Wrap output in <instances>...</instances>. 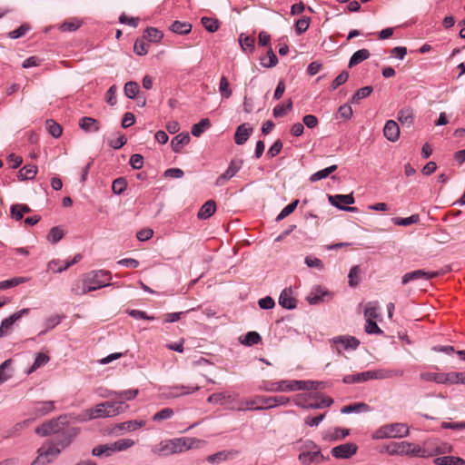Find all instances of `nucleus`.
I'll list each match as a JSON object with an SVG mask.
<instances>
[{"instance_id":"obj_1","label":"nucleus","mask_w":465,"mask_h":465,"mask_svg":"<svg viewBox=\"0 0 465 465\" xmlns=\"http://www.w3.org/2000/svg\"><path fill=\"white\" fill-rule=\"evenodd\" d=\"M203 440L195 438H176L162 440L152 446V451L159 456H169L181 453L191 449H197L202 446Z\"/></svg>"},{"instance_id":"obj_2","label":"nucleus","mask_w":465,"mask_h":465,"mask_svg":"<svg viewBox=\"0 0 465 465\" xmlns=\"http://www.w3.org/2000/svg\"><path fill=\"white\" fill-rule=\"evenodd\" d=\"M290 399L285 396H275V397H266L257 395L252 399L246 400L242 402L244 406H234L232 405L229 407L230 410H236L238 411H262L272 409L277 406L286 405L289 403Z\"/></svg>"},{"instance_id":"obj_3","label":"nucleus","mask_w":465,"mask_h":465,"mask_svg":"<svg viewBox=\"0 0 465 465\" xmlns=\"http://www.w3.org/2000/svg\"><path fill=\"white\" fill-rule=\"evenodd\" d=\"M381 452H387L390 455H409L412 457L427 458L433 455L429 450L420 448L419 445L408 442H391L384 446Z\"/></svg>"},{"instance_id":"obj_4","label":"nucleus","mask_w":465,"mask_h":465,"mask_svg":"<svg viewBox=\"0 0 465 465\" xmlns=\"http://www.w3.org/2000/svg\"><path fill=\"white\" fill-rule=\"evenodd\" d=\"M409 434V428L404 423H391L379 428L372 435L374 440L387 438H402Z\"/></svg>"},{"instance_id":"obj_5","label":"nucleus","mask_w":465,"mask_h":465,"mask_svg":"<svg viewBox=\"0 0 465 465\" xmlns=\"http://www.w3.org/2000/svg\"><path fill=\"white\" fill-rule=\"evenodd\" d=\"M84 277L89 287H94L92 292L110 285L109 281L111 279V273L108 271H92L85 273Z\"/></svg>"},{"instance_id":"obj_6","label":"nucleus","mask_w":465,"mask_h":465,"mask_svg":"<svg viewBox=\"0 0 465 465\" xmlns=\"http://www.w3.org/2000/svg\"><path fill=\"white\" fill-rule=\"evenodd\" d=\"M61 452V449L56 445L48 448L41 447L37 450V457L31 465H47L51 463Z\"/></svg>"},{"instance_id":"obj_7","label":"nucleus","mask_w":465,"mask_h":465,"mask_svg":"<svg viewBox=\"0 0 465 465\" xmlns=\"http://www.w3.org/2000/svg\"><path fill=\"white\" fill-rule=\"evenodd\" d=\"M328 200L331 205L335 206L336 208H338L340 210L347 211V212H353V213L357 212L356 207L345 206V204L350 205V204L354 203L355 200H354L352 193L329 195Z\"/></svg>"},{"instance_id":"obj_8","label":"nucleus","mask_w":465,"mask_h":465,"mask_svg":"<svg viewBox=\"0 0 465 465\" xmlns=\"http://www.w3.org/2000/svg\"><path fill=\"white\" fill-rule=\"evenodd\" d=\"M29 313V309H22L18 312H15L9 317L4 319L0 325V338L8 335L13 328V325L15 322L20 320L24 315Z\"/></svg>"},{"instance_id":"obj_9","label":"nucleus","mask_w":465,"mask_h":465,"mask_svg":"<svg viewBox=\"0 0 465 465\" xmlns=\"http://www.w3.org/2000/svg\"><path fill=\"white\" fill-rule=\"evenodd\" d=\"M242 163V159L232 160L226 171L216 179L215 185L219 187L223 186L228 180L232 178L240 171Z\"/></svg>"},{"instance_id":"obj_10","label":"nucleus","mask_w":465,"mask_h":465,"mask_svg":"<svg viewBox=\"0 0 465 465\" xmlns=\"http://www.w3.org/2000/svg\"><path fill=\"white\" fill-rule=\"evenodd\" d=\"M77 428L66 426L60 433L57 434L55 445L61 450L68 447L73 441L74 438L78 434Z\"/></svg>"},{"instance_id":"obj_11","label":"nucleus","mask_w":465,"mask_h":465,"mask_svg":"<svg viewBox=\"0 0 465 465\" xmlns=\"http://www.w3.org/2000/svg\"><path fill=\"white\" fill-rule=\"evenodd\" d=\"M358 450V446L353 442H346L331 449V454L336 459H350Z\"/></svg>"},{"instance_id":"obj_12","label":"nucleus","mask_w":465,"mask_h":465,"mask_svg":"<svg viewBox=\"0 0 465 465\" xmlns=\"http://www.w3.org/2000/svg\"><path fill=\"white\" fill-rule=\"evenodd\" d=\"M403 374L402 370L381 368L371 370L369 377H371V380H387L401 377Z\"/></svg>"},{"instance_id":"obj_13","label":"nucleus","mask_w":465,"mask_h":465,"mask_svg":"<svg viewBox=\"0 0 465 465\" xmlns=\"http://www.w3.org/2000/svg\"><path fill=\"white\" fill-rule=\"evenodd\" d=\"M439 274L440 273L438 272H425L423 270H416L405 273L401 278V283L405 285L415 280H430L439 276Z\"/></svg>"},{"instance_id":"obj_14","label":"nucleus","mask_w":465,"mask_h":465,"mask_svg":"<svg viewBox=\"0 0 465 465\" xmlns=\"http://www.w3.org/2000/svg\"><path fill=\"white\" fill-rule=\"evenodd\" d=\"M260 389L268 392L292 391V381H265Z\"/></svg>"},{"instance_id":"obj_15","label":"nucleus","mask_w":465,"mask_h":465,"mask_svg":"<svg viewBox=\"0 0 465 465\" xmlns=\"http://www.w3.org/2000/svg\"><path fill=\"white\" fill-rule=\"evenodd\" d=\"M331 341L336 345L338 351H341L339 345L344 350H355L360 345V341L353 336H337L332 338Z\"/></svg>"},{"instance_id":"obj_16","label":"nucleus","mask_w":465,"mask_h":465,"mask_svg":"<svg viewBox=\"0 0 465 465\" xmlns=\"http://www.w3.org/2000/svg\"><path fill=\"white\" fill-rule=\"evenodd\" d=\"M253 128L248 123L240 124L234 134V142L238 145H242L247 142L252 134Z\"/></svg>"},{"instance_id":"obj_17","label":"nucleus","mask_w":465,"mask_h":465,"mask_svg":"<svg viewBox=\"0 0 465 465\" xmlns=\"http://www.w3.org/2000/svg\"><path fill=\"white\" fill-rule=\"evenodd\" d=\"M200 389L199 386H184V385H175L170 387L168 391L165 393L167 398H176L183 395H187L197 391Z\"/></svg>"},{"instance_id":"obj_18","label":"nucleus","mask_w":465,"mask_h":465,"mask_svg":"<svg viewBox=\"0 0 465 465\" xmlns=\"http://www.w3.org/2000/svg\"><path fill=\"white\" fill-rule=\"evenodd\" d=\"M383 134L390 142H396L400 138V127L394 120L386 122L383 128Z\"/></svg>"},{"instance_id":"obj_19","label":"nucleus","mask_w":465,"mask_h":465,"mask_svg":"<svg viewBox=\"0 0 465 465\" xmlns=\"http://www.w3.org/2000/svg\"><path fill=\"white\" fill-rule=\"evenodd\" d=\"M103 403L108 417H114L117 414L123 413L125 409L128 408L127 405H124L123 401H109Z\"/></svg>"},{"instance_id":"obj_20","label":"nucleus","mask_w":465,"mask_h":465,"mask_svg":"<svg viewBox=\"0 0 465 465\" xmlns=\"http://www.w3.org/2000/svg\"><path fill=\"white\" fill-rule=\"evenodd\" d=\"M279 304L287 310L295 309L297 306V301L292 296V292L291 289H284L279 297Z\"/></svg>"},{"instance_id":"obj_21","label":"nucleus","mask_w":465,"mask_h":465,"mask_svg":"<svg viewBox=\"0 0 465 465\" xmlns=\"http://www.w3.org/2000/svg\"><path fill=\"white\" fill-rule=\"evenodd\" d=\"M79 127L85 133H96L100 130V123L89 116H84L79 120Z\"/></svg>"},{"instance_id":"obj_22","label":"nucleus","mask_w":465,"mask_h":465,"mask_svg":"<svg viewBox=\"0 0 465 465\" xmlns=\"http://www.w3.org/2000/svg\"><path fill=\"white\" fill-rule=\"evenodd\" d=\"M236 394L226 393V392H218L213 393L207 399V401L210 403L221 404L223 405L226 402L233 403Z\"/></svg>"},{"instance_id":"obj_23","label":"nucleus","mask_w":465,"mask_h":465,"mask_svg":"<svg viewBox=\"0 0 465 465\" xmlns=\"http://www.w3.org/2000/svg\"><path fill=\"white\" fill-rule=\"evenodd\" d=\"M93 288L94 287H91V288L89 287L87 281L84 274L81 279H78L74 282V283L72 284L71 292L74 295L81 296L89 292H92Z\"/></svg>"},{"instance_id":"obj_24","label":"nucleus","mask_w":465,"mask_h":465,"mask_svg":"<svg viewBox=\"0 0 465 465\" xmlns=\"http://www.w3.org/2000/svg\"><path fill=\"white\" fill-rule=\"evenodd\" d=\"M106 417H108V415L107 412H105V408L103 402L95 405L94 408L87 409L84 413V420H93Z\"/></svg>"},{"instance_id":"obj_25","label":"nucleus","mask_w":465,"mask_h":465,"mask_svg":"<svg viewBox=\"0 0 465 465\" xmlns=\"http://www.w3.org/2000/svg\"><path fill=\"white\" fill-rule=\"evenodd\" d=\"M322 382L314 381H292V391H316Z\"/></svg>"},{"instance_id":"obj_26","label":"nucleus","mask_w":465,"mask_h":465,"mask_svg":"<svg viewBox=\"0 0 465 465\" xmlns=\"http://www.w3.org/2000/svg\"><path fill=\"white\" fill-rule=\"evenodd\" d=\"M191 137L188 133H182L174 136L171 142L172 149L174 153H180L182 148L188 144Z\"/></svg>"},{"instance_id":"obj_27","label":"nucleus","mask_w":465,"mask_h":465,"mask_svg":"<svg viewBox=\"0 0 465 465\" xmlns=\"http://www.w3.org/2000/svg\"><path fill=\"white\" fill-rule=\"evenodd\" d=\"M324 296H329V292L322 290L320 286H316L312 288L306 300L310 304H318L324 301Z\"/></svg>"},{"instance_id":"obj_28","label":"nucleus","mask_w":465,"mask_h":465,"mask_svg":"<svg viewBox=\"0 0 465 465\" xmlns=\"http://www.w3.org/2000/svg\"><path fill=\"white\" fill-rule=\"evenodd\" d=\"M54 401H39L36 403L33 410V414L36 417H41L48 414L52 411H54Z\"/></svg>"},{"instance_id":"obj_29","label":"nucleus","mask_w":465,"mask_h":465,"mask_svg":"<svg viewBox=\"0 0 465 465\" xmlns=\"http://www.w3.org/2000/svg\"><path fill=\"white\" fill-rule=\"evenodd\" d=\"M216 211V203L213 200L207 201L199 210L197 217L201 220L210 218Z\"/></svg>"},{"instance_id":"obj_30","label":"nucleus","mask_w":465,"mask_h":465,"mask_svg":"<svg viewBox=\"0 0 465 465\" xmlns=\"http://www.w3.org/2000/svg\"><path fill=\"white\" fill-rule=\"evenodd\" d=\"M371 56V53L367 49H360L356 51L350 58L348 67L352 68L361 62L367 60Z\"/></svg>"},{"instance_id":"obj_31","label":"nucleus","mask_w":465,"mask_h":465,"mask_svg":"<svg viewBox=\"0 0 465 465\" xmlns=\"http://www.w3.org/2000/svg\"><path fill=\"white\" fill-rule=\"evenodd\" d=\"M398 121L402 124L410 127L414 121V114L411 108L405 107L398 112Z\"/></svg>"},{"instance_id":"obj_32","label":"nucleus","mask_w":465,"mask_h":465,"mask_svg":"<svg viewBox=\"0 0 465 465\" xmlns=\"http://www.w3.org/2000/svg\"><path fill=\"white\" fill-rule=\"evenodd\" d=\"M82 25L83 21L81 19L73 17L59 25L58 29L62 32H74L79 29Z\"/></svg>"},{"instance_id":"obj_33","label":"nucleus","mask_w":465,"mask_h":465,"mask_svg":"<svg viewBox=\"0 0 465 465\" xmlns=\"http://www.w3.org/2000/svg\"><path fill=\"white\" fill-rule=\"evenodd\" d=\"M370 371H363L356 374H350L343 377L342 381L346 384L361 383L371 380Z\"/></svg>"},{"instance_id":"obj_34","label":"nucleus","mask_w":465,"mask_h":465,"mask_svg":"<svg viewBox=\"0 0 465 465\" xmlns=\"http://www.w3.org/2000/svg\"><path fill=\"white\" fill-rule=\"evenodd\" d=\"M320 450L312 451H302L298 457L303 465H310L312 462H319Z\"/></svg>"},{"instance_id":"obj_35","label":"nucleus","mask_w":465,"mask_h":465,"mask_svg":"<svg viewBox=\"0 0 465 465\" xmlns=\"http://www.w3.org/2000/svg\"><path fill=\"white\" fill-rule=\"evenodd\" d=\"M82 260V254L78 253L76 254L72 261L65 262L63 266H59L55 268V266L59 263L58 261H52L49 262L48 267L50 270H53L55 272H62L65 270H67L72 265L79 262Z\"/></svg>"},{"instance_id":"obj_36","label":"nucleus","mask_w":465,"mask_h":465,"mask_svg":"<svg viewBox=\"0 0 465 465\" xmlns=\"http://www.w3.org/2000/svg\"><path fill=\"white\" fill-rule=\"evenodd\" d=\"M435 465H464L463 459L454 456L438 457L433 460Z\"/></svg>"},{"instance_id":"obj_37","label":"nucleus","mask_w":465,"mask_h":465,"mask_svg":"<svg viewBox=\"0 0 465 465\" xmlns=\"http://www.w3.org/2000/svg\"><path fill=\"white\" fill-rule=\"evenodd\" d=\"M37 173V166L34 164L25 165L18 173V179L21 181L34 179Z\"/></svg>"},{"instance_id":"obj_38","label":"nucleus","mask_w":465,"mask_h":465,"mask_svg":"<svg viewBox=\"0 0 465 465\" xmlns=\"http://www.w3.org/2000/svg\"><path fill=\"white\" fill-rule=\"evenodd\" d=\"M143 37L151 43H158L163 39V34L155 27H147Z\"/></svg>"},{"instance_id":"obj_39","label":"nucleus","mask_w":465,"mask_h":465,"mask_svg":"<svg viewBox=\"0 0 465 465\" xmlns=\"http://www.w3.org/2000/svg\"><path fill=\"white\" fill-rule=\"evenodd\" d=\"M170 30L178 35H187L192 30V25L187 22L174 21L170 25Z\"/></svg>"},{"instance_id":"obj_40","label":"nucleus","mask_w":465,"mask_h":465,"mask_svg":"<svg viewBox=\"0 0 465 465\" xmlns=\"http://www.w3.org/2000/svg\"><path fill=\"white\" fill-rule=\"evenodd\" d=\"M145 420H128L122 422L118 425V429L121 430H127V431H134L139 428H142L145 425Z\"/></svg>"},{"instance_id":"obj_41","label":"nucleus","mask_w":465,"mask_h":465,"mask_svg":"<svg viewBox=\"0 0 465 465\" xmlns=\"http://www.w3.org/2000/svg\"><path fill=\"white\" fill-rule=\"evenodd\" d=\"M139 393L138 389H131L122 391H113L110 395H114L118 401H132L134 400Z\"/></svg>"},{"instance_id":"obj_42","label":"nucleus","mask_w":465,"mask_h":465,"mask_svg":"<svg viewBox=\"0 0 465 465\" xmlns=\"http://www.w3.org/2000/svg\"><path fill=\"white\" fill-rule=\"evenodd\" d=\"M337 168H338L337 165L333 164L325 169L320 170L311 175L310 181L312 183H314V182L320 181L322 179L327 178L331 173L336 171Z\"/></svg>"},{"instance_id":"obj_43","label":"nucleus","mask_w":465,"mask_h":465,"mask_svg":"<svg viewBox=\"0 0 465 465\" xmlns=\"http://www.w3.org/2000/svg\"><path fill=\"white\" fill-rule=\"evenodd\" d=\"M210 126H211L210 120L208 118H203L199 123L193 125L191 133L193 136L199 137Z\"/></svg>"},{"instance_id":"obj_44","label":"nucleus","mask_w":465,"mask_h":465,"mask_svg":"<svg viewBox=\"0 0 465 465\" xmlns=\"http://www.w3.org/2000/svg\"><path fill=\"white\" fill-rule=\"evenodd\" d=\"M45 128L48 133L54 138H59L62 135V126L52 119L45 121Z\"/></svg>"},{"instance_id":"obj_45","label":"nucleus","mask_w":465,"mask_h":465,"mask_svg":"<svg viewBox=\"0 0 465 465\" xmlns=\"http://www.w3.org/2000/svg\"><path fill=\"white\" fill-rule=\"evenodd\" d=\"M30 212V207L25 204H15L11 207L12 217L16 221L21 220L25 213H28Z\"/></svg>"},{"instance_id":"obj_46","label":"nucleus","mask_w":465,"mask_h":465,"mask_svg":"<svg viewBox=\"0 0 465 465\" xmlns=\"http://www.w3.org/2000/svg\"><path fill=\"white\" fill-rule=\"evenodd\" d=\"M219 92L221 96L224 99H228L232 96V91L230 87L229 81L226 76L223 75L219 83Z\"/></svg>"},{"instance_id":"obj_47","label":"nucleus","mask_w":465,"mask_h":465,"mask_svg":"<svg viewBox=\"0 0 465 465\" xmlns=\"http://www.w3.org/2000/svg\"><path fill=\"white\" fill-rule=\"evenodd\" d=\"M112 444L113 452L125 450L134 445V441L131 439H121Z\"/></svg>"},{"instance_id":"obj_48","label":"nucleus","mask_w":465,"mask_h":465,"mask_svg":"<svg viewBox=\"0 0 465 465\" xmlns=\"http://www.w3.org/2000/svg\"><path fill=\"white\" fill-rule=\"evenodd\" d=\"M369 410V406L364 402H358L344 406L341 411L343 414H349L351 412H360V411H367Z\"/></svg>"},{"instance_id":"obj_49","label":"nucleus","mask_w":465,"mask_h":465,"mask_svg":"<svg viewBox=\"0 0 465 465\" xmlns=\"http://www.w3.org/2000/svg\"><path fill=\"white\" fill-rule=\"evenodd\" d=\"M292 109V102L289 99L285 104H278L273 108L272 114L275 118L282 117Z\"/></svg>"},{"instance_id":"obj_50","label":"nucleus","mask_w":465,"mask_h":465,"mask_svg":"<svg viewBox=\"0 0 465 465\" xmlns=\"http://www.w3.org/2000/svg\"><path fill=\"white\" fill-rule=\"evenodd\" d=\"M64 235V230L61 226H54L53 227L48 235L47 240L51 243H57Z\"/></svg>"},{"instance_id":"obj_51","label":"nucleus","mask_w":465,"mask_h":465,"mask_svg":"<svg viewBox=\"0 0 465 465\" xmlns=\"http://www.w3.org/2000/svg\"><path fill=\"white\" fill-rule=\"evenodd\" d=\"M64 418L59 417L58 419L51 420L45 422L49 425V429L52 434H58L61 430H63L67 425L63 421Z\"/></svg>"},{"instance_id":"obj_52","label":"nucleus","mask_w":465,"mask_h":465,"mask_svg":"<svg viewBox=\"0 0 465 465\" xmlns=\"http://www.w3.org/2000/svg\"><path fill=\"white\" fill-rule=\"evenodd\" d=\"M420 222V215L419 214H412L410 217L407 218H392V223L395 225L399 226H409L413 223H417Z\"/></svg>"},{"instance_id":"obj_53","label":"nucleus","mask_w":465,"mask_h":465,"mask_svg":"<svg viewBox=\"0 0 465 465\" xmlns=\"http://www.w3.org/2000/svg\"><path fill=\"white\" fill-rule=\"evenodd\" d=\"M139 89V84L136 82L130 81L124 84V92L128 98L134 99L138 94Z\"/></svg>"},{"instance_id":"obj_54","label":"nucleus","mask_w":465,"mask_h":465,"mask_svg":"<svg viewBox=\"0 0 465 465\" xmlns=\"http://www.w3.org/2000/svg\"><path fill=\"white\" fill-rule=\"evenodd\" d=\"M373 91L372 86H364L356 91L351 101L352 104H358L360 100L368 97Z\"/></svg>"},{"instance_id":"obj_55","label":"nucleus","mask_w":465,"mask_h":465,"mask_svg":"<svg viewBox=\"0 0 465 465\" xmlns=\"http://www.w3.org/2000/svg\"><path fill=\"white\" fill-rule=\"evenodd\" d=\"M27 280L28 279L25 277H15L9 280L0 282V291L15 287L21 283L27 282Z\"/></svg>"},{"instance_id":"obj_56","label":"nucleus","mask_w":465,"mask_h":465,"mask_svg":"<svg viewBox=\"0 0 465 465\" xmlns=\"http://www.w3.org/2000/svg\"><path fill=\"white\" fill-rule=\"evenodd\" d=\"M278 64V58L272 49L267 52V56L261 59V64L265 68L274 67Z\"/></svg>"},{"instance_id":"obj_57","label":"nucleus","mask_w":465,"mask_h":465,"mask_svg":"<svg viewBox=\"0 0 465 465\" xmlns=\"http://www.w3.org/2000/svg\"><path fill=\"white\" fill-rule=\"evenodd\" d=\"M201 23L210 33H214L219 28V21L212 17L203 16L201 19Z\"/></svg>"},{"instance_id":"obj_58","label":"nucleus","mask_w":465,"mask_h":465,"mask_svg":"<svg viewBox=\"0 0 465 465\" xmlns=\"http://www.w3.org/2000/svg\"><path fill=\"white\" fill-rule=\"evenodd\" d=\"M378 302H368L365 308L364 316L366 321L371 320L374 321V319L378 318Z\"/></svg>"},{"instance_id":"obj_59","label":"nucleus","mask_w":465,"mask_h":465,"mask_svg":"<svg viewBox=\"0 0 465 465\" xmlns=\"http://www.w3.org/2000/svg\"><path fill=\"white\" fill-rule=\"evenodd\" d=\"M113 453L112 444L98 445L92 450V454L96 457L111 456Z\"/></svg>"},{"instance_id":"obj_60","label":"nucleus","mask_w":465,"mask_h":465,"mask_svg":"<svg viewBox=\"0 0 465 465\" xmlns=\"http://www.w3.org/2000/svg\"><path fill=\"white\" fill-rule=\"evenodd\" d=\"M48 361H49V357L46 354H45L43 352H38L35 356V361H34L32 367L28 371V373H31V372L35 371V370H37L38 368L45 365Z\"/></svg>"},{"instance_id":"obj_61","label":"nucleus","mask_w":465,"mask_h":465,"mask_svg":"<svg viewBox=\"0 0 465 465\" xmlns=\"http://www.w3.org/2000/svg\"><path fill=\"white\" fill-rule=\"evenodd\" d=\"M149 45L145 42V39L138 38L136 39L134 45V51L138 55H145L148 53Z\"/></svg>"},{"instance_id":"obj_62","label":"nucleus","mask_w":465,"mask_h":465,"mask_svg":"<svg viewBox=\"0 0 465 465\" xmlns=\"http://www.w3.org/2000/svg\"><path fill=\"white\" fill-rule=\"evenodd\" d=\"M262 337L261 335L256 331H249L242 340H241V342L247 346H252L254 344H257L261 341Z\"/></svg>"},{"instance_id":"obj_63","label":"nucleus","mask_w":465,"mask_h":465,"mask_svg":"<svg viewBox=\"0 0 465 465\" xmlns=\"http://www.w3.org/2000/svg\"><path fill=\"white\" fill-rule=\"evenodd\" d=\"M298 203H299V200H294L293 202L289 203L287 206H285L281 211V213L278 214V216L276 217V221L280 222V221L283 220L284 218H286L287 216H289L291 213H292L294 212V210L296 209Z\"/></svg>"},{"instance_id":"obj_64","label":"nucleus","mask_w":465,"mask_h":465,"mask_svg":"<svg viewBox=\"0 0 465 465\" xmlns=\"http://www.w3.org/2000/svg\"><path fill=\"white\" fill-rule=\"evenodd\" d=\"M173 416V411L171 408H164L160 411L156 412L153 416V420L156 422L163 421L164 420H168Z\"/></svg>"}]
</instances>
